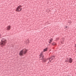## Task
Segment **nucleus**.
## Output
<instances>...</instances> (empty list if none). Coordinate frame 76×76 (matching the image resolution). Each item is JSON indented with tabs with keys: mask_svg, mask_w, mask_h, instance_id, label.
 I'll return each mask as SVG.
<instances>
[{
	"mask_svg": "<svg viewBox=\"0 0 76 76\" xmlns=\"http://www.w3.org/2000/svg\"><path fill=\"white\" fill-rule=\"evenodd\" d=\"M22 7V6L20 5L19 6L16 10V11L17 12H20V11H21V10L22 9V8H20V7Z\"/></svg>",
	"mask_w": 76,
	"mask_h": 76,
	"instance_id": "20e7f679",
	"label": "nucleus"
},
{
	"mask_svg": "<svg viewBox=\"0 0 76 76\" xmlns=\"http://www.w3.org/2000/svg\"><path fill=\"white\" fill-rule=\"evenodd\" d=\"M27 52V50L25 49L21 50L19 54L20 56H23V54H25Z\"/></svg>",
	"mask_w": 76,
	"mask_h": 76,
	"instance_id": "f03ea898",
	"label": "nucleus"
},
{
	"mask_svg": "<svg viewBox=\"0 0 76 76\" xmlns=\"http://www.w3.org/2000/svg\"><path fill=\"white\" fill-rule=\"evenodd\" d=\"M64 39L63 38H62L61 39V43H63V42H64Z\"/></svg>",
	"mask_w": 76,
	"mask_h": 76,
	"instance_id": "423d86ee",
	"label": "nucleus"
},
{
	"mask_svg": "<svg viewBox=\"0 0 76 76\" xmlns=\"http://www.w3.org/2000/svg\"><path fill=\"white\" fill-rule=\"evenodd\" d=\"M7 29L8 30H9L10 29V26H7Z\"/></svg>",
	"mask_w": 76,
	"mask_h": 76,
	"instance_id": "6e6552de",
	"label": "nucleus"
},
{
	"mask_svg": "<svg viewBox=\"0 0 76 76\" xmlns=\"http://www.w3.org/2000/svg\"><path fill=\"white\" fill-rule=\"evenodd\" d=\"M40 56V60H43L42 61L43 62H44V63L46 62L48 60V59H45L44 58V56L42 54V52L39 55Z\"/></svg>",
	"mask_w": 76,
	"mask_h": 76,
	"instance_id": "f257e3e1",
	"label": "nucleus"
},
{
	"mask_svg": "<svg viewBox=\"0 0 76 76\" xmlns=\"http://www.w3.org/2000/svg\"><path fill=\"white\" fill-rule=\"evenodd\" d=\"M71 23V22H68L67 25H70V23Z\"/></svg>",
	"mask_w": 76,
	"mask_h": 76,
	"instance_id": "ddd939ff",
	"label": "nucleus"
},
{
	"mask_svg": "<svg viewBox=\"0 0 76 76\" xmlns=\"http://www.w3.org/2000/svg\"><path fill=\"white\" fill-rule=\"evenodd\" d=\"M52 45H56V43H52Z\"/></svg>",
	"mask_w": 76,
	"mask_h": 76,
	"instance_id": "f8f14e48",
	"label": "nucleus"
},
{
	"mask_svg": "<svg viewBox=\"0 0 76 76\" xmlns=\"http://www.w3.org/2000/svg\"><path fill=\"white\" fill-rule=\"evenodd\" d=\"M0 36H1V35H0Z\"/></svg>",
	"mask_w": 76,
	"mask_h": 76,
	"instance_id": "a211bd4d",
	"label": "nucleus"
},
{
	"mask_svg": "<svg viewBox=\"0 0 76 76\" xmlns=\"http://www.w3.org/2000/svg\"><path fill=\"white\" fill-rule=\"evenodd\" d=\"M52 57V59H53H53H54V58H55V56H53Z\"/></svg>",
	"mask_w": 76,
	"mask_h": 76,
	"instance_id": "4468645a",
	"label": "nucleus"
},
{
	"mask_svg": "<svg viewBox=\"0 0 76 76\" xmlns=\"http://www.w3.org/2000/svg\"><path fill=\"white\" fill-rule=\"evenodd\" d=\"M29 40H27L26 41V44H28V43H29Z\"/></svg>",
	"mask_w": 76,
	"mask_h": 76,
	"instance_id": "9b49d317",
	"label": "nucleus"
},
{
	"mask_svg": "<svg viewBox=\"0 0 76 76\" xmlns=\"http://www.w3.org/2000/svg\"><path fill=\"white\" fill-rule=\"evenodd\" d=\"M49 60L50 61V62H51V60H53L52 57L51 56V57H50L49 58Z\"/></svg>",
	"mask_w": 76,
	"mask_h": 76,
	"instance_id": "0eeeda50",
	"label": "nucleus"
},
{
	"mask_svg": "<svg viewBox=\"0 0 76 76\" xmlns=\"http://www.w3.org/2000/svg\"><path fill=\"white\" fill-rule=\"evenodd\" d=\"M48 49V48H46L43 51L44 52L46 51L47 50V49Z\"/></svg>",
	"mask_w": 76,
	"mask_h": 76,
	"instance_id": "9d476101",
	"label": "nucleus"
},
{
	"mask_svg": "<svg viewBox=\"0 0 76 76\" xmlns=\"http://www.w3.org/2000/svg\"><path fill=\"white\" fill-rule=\"evenodd\" d=\"M67 28V26H66L65 27V28Z\"/></svg>",
	"mask_w": 76,
	"mask_h": 76,
	"instance_id": "dca6fc26",
	"label": "nucleus"
},
{
	"mask_svg": "<svg viewBox=\"0 0 76 76\" xmlns=\"http://www.w3.org/2000/svg\"><path fill=\"white\" fill-rule=\"evenodd\" d=\"M6 42V40L3 38L1 39V42H0L1 45H4Z\"/></svg>",
	"mask_w": 76,
	"mask_h": 76,
	"instance_id": "7ed1b4c3",
	"label": "nucleus"
},
{
	"mask_svg": "<svg viewBox=\"0 0 76 76\" xmlns=\"http://www.w3.org/2000/svg\"><path fill=\"white\" fill-rule=\"evenodd\" d=\"M67 59L68 60V62H69V63H71L72 62V61H73V59L70 58H67Z\"/></svg>",
	"mask_w": 76,
	"mask_h": 76,
	"instance_id": "39448f33",
	"label": "nucleus"
},
{
	"mask_svg": "<svg viewBox=\"0 0 76 76\" xmlns=\"http://www.w3.org/2000/svg\"><path fill=\"white\" fill-rule=\"evenodd\" d=\"M75 47H76V44L75 45Z\"/></svg>",
	"mask_w": 76,
	"mask_h": 76,
	"instance_id": "f3484780",
	"label": "nucleus"
},
{
	"mask_svg": "<svg viewBox=\"0 0 76 76\" xmlns=\"http://www.w3.org/2000/svg\"><path fill=\"white\" fill-rule=\"evenodd\" d=\"M66 62H69V60H66Z\"/></svg>",
	"mask_w": 76,
	"mask_h": 76,
	"instance_id": "2eb2a0df",
	"label": "nucleus"
},
{
	"mask_svg": "<svg viewBox=\"0 0 76 76\" xmlns=\"http://www.w3.org/2000/svg\"><path fill=\"white\" fill-rule=\"evenodd\" d=\"M53 41V39H50V42H49V44H50L51 42Z\"/></svg>",
	"mask_w": 76,
	"mask_h": 76,
	"instance_id": "1a4fd4ad",
	"label": "nucleus"
}]
</instances>
